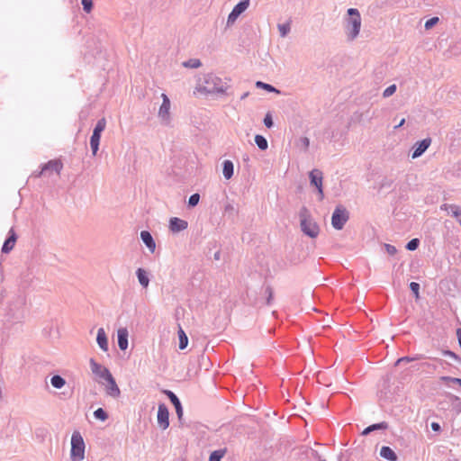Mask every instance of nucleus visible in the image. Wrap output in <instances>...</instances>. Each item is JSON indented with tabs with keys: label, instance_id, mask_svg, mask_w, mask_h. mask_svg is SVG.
<instances>
[{
	"label": "nucleus",
	"instance_id": "f257e3e1",
	"mask_svg": "<svg viewBox=\"0 0 461 461\" xmlns=\"http://www.w3.org/2000/svg\"><path fill=\"white\" fill-rule=\"evenodd\" d=\"M301 230L310 238H316L320 232L319 225L311 218L310 212L305 206L299 212Z\"/></svg>",
	"mask_w": 461,
	"mask_h": 461
},
{
	"label": "nucleus",
	"instance_id": "f03ea898",
	"mask_svg": "<svg viewBox=\"0 0 461 461\" xmlns=\"http://www.w3.org/2000/svg\"><path fill=\"white\" fill-rule=\"evenodd\" d=\"M348 19L346 20V31L348 40L356 39L361 28V15L357 8H349L347 11Z\"/></svg>",
	"mask_w": 461,
	"mask_h": 461
},
{
	"label": "nucleus",
	"instance_id": "7ed1b4c3",
	"mask_svg": "<svg viewBox=\"0 0 461 461\" xmlns=\"http://www.w3.org/2000/svg\"><path fill=\"white\" fill-rule=\"evenodd\" d=\"M204 84L205 86L199 88L200 92L222 95L225 94L228 89L227 84L223 83L220 77L213 74H208L205 76Z\"/></svg>",
	"mask_w": 461,
	"mask_h": 461
},
{
	"label": "nucleus",
	"instance_id": "20e7f679",
	"mask_svg": "<svg viewBox=\"0 0 461 461\" xmlns=\"http://www.w3.org/2000/svg\"><path fill=\"white\" fill-rule=\"evenodd\" d=\"M85 441L78 430H75L71 436L70 458L72 461H81L85 457Z\"/></svg>",
	"mask_w": 461,
	"mask_h": 461
},
{
	"label": "nucleus",
	"instance_id": "39448f33",
	"mask_svg": "<svg viewBox=\"0 0 461 461\" xmlns=\"http://www.w3.org/2000/svg\"><path fill=\"white\" fill-rule=\"evenodd\" d=\"M348 219V211L344 206L338 205L331 215V225L335 230H340L344 228Z\"/></svg>",
	"mask_w": 461,
	"mask_h": 461
},
{
	"label": "nucleus",
	"instance_id": "423d86ee",
	"mask_svg": "<svg viewBox=\"0 0 461 461\" xmlns=\"http://www.w3.org/2000/svg\"><path fill=\"white\" fill-rule=\"evenodd\" d=\"M249 4L250 0H240L238 4H236L228 15L227 26L232 25L240 17V15L249 8Z\"/></svg>",
	"mask_w": 461,
	"mask_h": 461
},
{
	"label": "nucleus",
	"instance_id": "0eeeda50",
	"mask_svg": "<svg viewBox=\"0 0 461 461\" xmlns=\"http://www.w3.org/2000/svg\"><path fill=\"white\" fill-rule=\"evenodd\" d=\"M104 381L107 383L105 387V393L107 395L113 398H118L121 395V390L116 384L114 377L113 376L110 370H104Z\"/></svg>",
	"mask_w": 461,
	"mask_h": 461
},
{
	"label": "nucleus",
	"instance_id": "6e6552de",
	"mask_svg": "<svg viewBox=\"0 0 461 461\" xmlns=\"http://www.w3.org/2000/svg\"><path fill=\"white\" fill-rule=\"evenodd\" d=\"M309 179H310V185L316 188V190L320 195V200H322L324 197L323 185H322V180H323L322 172L317 168L312 169L309 173Z\"/></svg>",
	"mask_w": 461,
	"mask_h": 461
},
{
	"label": "nucleus",
	"instance_id": "1a4fd4ad",
	"mask_svg": "<svg viewBox=\"0 0 461 461\" xmlns=\"http://www.w3.org/2000/svg\"><path fill=\"white\" fill-rule=\"evenodd\" d=\"M163 393L167 396V398L173 404V406L176 410V413L178 421H179L180 425L183 426L184 425V409H183V405L181 403L180 399L171 390H164Z\"/></svg>",
	"mask_w": 461,
	"mask_h": 461
},
{
	"label": "nucleus",
	"instance_id": "9d476101",
	"mask_svg": "<svg viewBox=\"0 0 461 461\" xmlns=\"http://www.w3.org/2000/svg\"><path fill=\"white\" fill-rule=\"evenodd\" d=\"M162 104L158 109V116L165 125H168L170 122V99L166 94L161 95Z\"/></svg>",
	"mask_w": 461,
	"mask_h": 461
},
{
	"label": "nucleus",
	"instance_id": "9b49d317",
	"mask_svg": "<svg viewBox=\"0 0 461 461\" xmlns=\"http://www.w3.org/2000/svg\"><path fill=\"white\" fill-rule=\"evenodd\" d=\"M62 167H63V165L59 160L52 159V160H50L47 163L41 165V170L39 172L33 173V176L35 177H40L48 172H50V173L56 172L57 174H59Z\"/></svg>",
	"mask_w": 461,
	"mask_h": 461
},
{
	"label": "nucleus",
	"instance_id": "f8f14e48",
	"mask_svg": "<svg viewBox=\"0 0 461 461\" xmlns=\"http://www.w3.org/2000/svg\"><path fill=\"white\" fill-rule=\"evenodd\" d=\"M157 420L161 429L165 430L169 427V411L164 402L158 403Z\"/></svg>",
	"mask_w": 461,
	"mask_h": 461
},
{
	"label": "nucleus",
	"instance_id": "ddd939ff",
	"mask_svg": "<svg viewBox=\"0 0 461 461\" xmlns=\"http://www.w3.org/2000/svg\"><path fill=\"white\" fill-rule=\"evenodd\" d=\"M431 144L430 138H425L416 141L411 148V158L415 159L422 156Z\"/></svg>",
	"mask_w": 461,
	"mask_h": 461
},
{
	"label": "nucleus",
	"instance_id": "4468645a",
	"mask_svg": "<svg viewBox=\"0 0 461 461\" xmlns=\"http://www.w3.org/2000/svg\"><path fill=\"white\" fill-rule=\"evenodd\" d=\"M17 238L18 236L14 231V228H11L8 231L7 237L4 241L1 252L3 254H8L9 252H11L16 243Z\"/></svg>",
	"mask_w": 461,
	"mask_h": 461
},
{
	"label": "nucleus",
	"instance_id": "2eb2a0df",
	"mask_svg": "<svg viewBox=\"0 0 461 461\" xmlns=\"http://www.w3.org/2000/svg\"><path fill=\"white\" fill-rule=\"evenodd\" d=\"M24 303H25V299L23 296L19 295L17 297V301H16V304H15V311L14 310L12 305L9 306L8 315H10V317L14 321H17L23 317L21 308L24 305Z\"/></svg>",
	"mask_w": 461,
	"mask_h": 461
},
{
	"label": "nucleus",
	"instance_id": "dca6fc26",
	"mask_svg": "<svg viewBox=\"0 0 461 461\" xmlns=\"http://www.w3.org/2000/svg\"><path fill=\"white\" fill-rule=\"evenodd\" d=\"M188 227V222L178 217H172L169 220L168 228L171 232L177 233L185 230Z\"/></svg>",
	"mask_w": 461,
	"mask_h": 461
},
{
	"label": "nucleus",
	"instance_id": "f3484780",
	"mask_svg": "<svg viewBox=\"0 0 461 461\" xmlns=\"http://www.w3.org/2000/svg\"><path fill=\"white\" fill-rule=\"evenodd\" d=\"M129 331L127 328H120L117 330V343L118 347L121 350L124 351L128 348L129 341Z\"/></svg>",
	"mask_w": 461,
	"mask_h": 461
},
{
	"label": "nucleus",
	"instance_id": "a211bd4d",
	"mask_svg": "<svg viewBox=\"0 0 461 461\" xmlns=\"http://www.w3.org/2000/svg\"><path fill=\"white\" fill-rule=\"evenodd\" d=\"M140 240L145 244V246L148 248V249L154 253L156 249V242L154 238L152 237L151 233L149 230H141L140 231Z\"/></svg>",
	"mask_w": 461,
	"mask_h": 461
},
{
	"label": "nucleus",
	"instance_id": "6ab92c4d",
	"mask_svg": "<svg viewBox=\"0 0 461 461\" xmlns=\"http://www.w3.org/2000/svg\"><path fill=\"white\" fill-rule=\"evenodd\" d=\"M96 342L99 348L106 352L108 350V338L104 328H99L96 335Z\"/></svg>",
	"mask_w": 461,
	"mask_h": 461
},
{
	"label": "nucleus",
	"instance_id": "aec40b11",
	"mask_svg": "<svg viewBox=\"0 0 461 461\" xmlns=\"http://www.w3.org/2000/svg\"><path fill=\"white\" fill-rule=\"evenodd\" d=\"M136 276L138 278L140 285L143 288H147L149 286L150 279L149 273L144 268L139 267L136 270Z\"/></svg>",
	"mask_w": 461,
	"mask_h": 461
},
{
	"label": "nucleus",
	"instance_id": "412c9836",
	"mask_svg": "<svg viewBox=\"0 0 461 461\" xmlns=\"http://www.w3.org/2000/svg\"><path fill=\"white\" fill-rule=\"evenodd\" d=\"M388 426L389 425L386 421L374 423V424H371V425L367 426L366 428H365L364 430L362 431L361 435L366 436L375 430H385L388 429Z\"/></svg>",
	"mask_w": 461,
	"mask_h": 461
},
{
	"label": "nucleus",
	"instance_id": "4be33fe9",
	"mask_svg": "<svg viewBox=\"0 0 461 461\" xmlns=\"http://www.w3.org/2000/svg\"><path fill=\"white\" fill-rule=\"evenodd\" d=\"M380 456L388 461H397L398 456L389 446H383L380 449Z\"/></svg>",
	"mask_w": 461,
	"mask_h": 461
},
{
	"label": "nucleus",
	"instance_id": "5701e85b",
	"mask_svg": "<svg viewBox=\"0 0 461 461\" xmlns=\"http://www.w3.org/2000/svg\"><path fill=\"white\" fill-rule=\"evenodd\" d=\"M90 367L92 373L102 379H104V370H109L107 367L103 366L101 364L97 363L94 358L90 359Z\"/></svg>",
	"mask_w": 461,
	"mask_h": 461
},
{
	"label": "nucleus",
	"instance_id": "b1692460",
	"mask_svg": "<svg viewBox=\"0 0 461 461\" xmlns=\"http://www.w3.org/2000/svg\"><path fill=\"white\" fill-rule=\"evenodd\" d=\"M234 165L231 160L225 159L222 162V175L225 179L229 180L233 176Z\"/></svg>",
	"mask_w": 461,
	"mask_h": 461
},
{
	"label": "nucleus",
	"instance_id": "393cba45",
	"mask_svg": "<svg viewBox=\"0 0 461 461\" xmlns=\"http://www.w3.org/2000/svg\"><path fill=\"white\" fill-rule=\"evenodd\" d=\"M447 397L450 400L452 404V410L456 413H461V399L452 393H447Z\"/></svg>",
	"mask_w": 461,
	"mask_h": 461
},
{
	"label": "nucleus",
	"instance_id": "a878e982",
	"mask_svg": "<svg viewBox=\"0 0 461 461\" xmlns=\"http://www.w3.org/2000/svg\"><path fill=\"white\" fill-rule=\"evenodd\" d=\"M101 135L92 133L90 137V148L94 156L97 154L100 145Z\"/></svg>",
	"mask_w": 461,
	"mask_h": 461
},
{
	"label": "nucleus",
	"instance_id": "bb28decb",
	"mask_svg": "<svg viewBox=\"0 0 461 461\" xmlns=\"http://www.w3.org/2000/svg\"><path fill=\"white\" fill-rule=\"evenodd\" d=\"M177 335L179 340L178 348L179 349L184 350L188 346V337L181 327H179Z\"/></svg>",
	"mask_w": 461,
	"mask_h": 461
},
{
	"label": "nucleus",
	"instance_id": "cd10ccee",
	"mask_svg": "<svg viewBox=\"0 0 461 461\" xmlns=\"http://www.w3.org/2000/svg\"><path fill=\"white\" fill-rule=\"evenodd\" d=\"M226 453H227L226 447L214 450V451L211 452L208 461H221V459L223 458V456H225Z\"/></svg>",
	"mask_w": 461,
	"mask_h": 461
},
{
	"label": "nucleus",
	"instance_id": "c85d7f7f",
	"mask_svg": "<svg viewBox=\"0 0 461 461\" xmlns=\"http://www.w3.org/2000/svg\"><path fill=\"white\" fill-rule=\"evenodd\" d=\"M51 385L56 389H61L66 384V380L59 375H54L50 378Z\"/></svg>",
	"mask_w": 461,
	"mask_h": 461
},
{
	"label": "nucleus",
	"instance_id": "c756f323",
	"mask_svg": "<svg viewBox=\"0 0 461 461\" xmlns=\"http://www.w3.org/2000/svg\"><path fill=\"white\" fill-rule=\"evenodd\" d=\"M256 86L258 88H260V89H264L269 93H276V94H280V90H278L277 88H276L274 86L268 84V83H265L263 81H257L256 82Z\"/></svg>",
	"mask_w": 461,
	"mask_h": 461
},
{
	"label": "nucleus",
	"instance_id": "7c9ffc66",
	"mask_svg": "<svg viewBox=\"0 0 461 461\" xmlns=\"http://www.w3.org/2000/svg\"><path fill=\"white\" fill-rule=\"evenodd\" d=\"M255 143L258 146V148L262 151L267 149L268 148L267 140L263 135L257 134L255 136Z\"/></svg>",
	"mask_w": 461,
	"mask_h": 461
},
{
	"label": "nucleus",
	"instance_id": "2f4dec72",
	"mask_svg": "<svg viewBox=\"0 0 461 461\" xmlns=\"http://www.w3.org/2000/svg\"><path fill=\"white\" fill-rule=\"evenodd\" d=\"M264 294L266 296V303L271 305L274 299V290L270 285H267L264 287Z\"/></svg>",
	"mask_w": 461,
	"mask_h": 461
},
{
	"label": "nucleus",
	"instance_id": "473e14b6",
	"mask_svg": "<svg viewBox=\"0 0 461 461\" xmlns=\"http://www.w3.org/2000/svg\"><path fill=\"white\" fill-rule=\"evenodd\" d=\"M182 65L188 68H198L202 66V62L198 59H189L188 60L184 61Z\"/></svg>",
	"mask_w": 461,
	"mask_h": 461
},
{
	"label": "nucleus",
	"instance_id": "72a5a7b5",
	"mask_svg": "<svg viewBox=\"0 0 461 461\" xmlns=\"http://www.w3.org/2000/svg\"><path fill=\"white\" fill-rule=\"evenodd\" d=\"M105 126H106L105 119L104 118L99 119L93 130V133L102 135V132L104 131Z\"/></svg>",
	"mask_w": 461,
	"mask_h": 461
},
{
	"label": "nucleus",
	"instance_id": "f704fd0d",
	"mask_svg": "<svg viewBox=\"0 0 461 461\" xmlns=\"http://www.w3.org/2000/svg\"><path fill=\"white\" fill-rule=\"evenodd\" d=\"M94 417L98 420L105 421L108 419V413L104 409L97 408L94 411Z\"/></svg>",
	"mask_w": 461,
	"mask_h": 461
},
{
	"label": "nucleus",
	"instance_id": "c9c22d12",
	"mask_svg": "<svg viewBox=\"0 0 461 461\" xmlns=\"http://www.w3.org/2000/svg\"><path fill=\"white\" fill-rule=\"evenodd\" d=\"M441 354L444 357H448L452 358L457 364L461 365V357L457 354H456L454 351H452L450 349H442Z\"/></svg>",
	"mask_w": 461,
	"mask_h": 461
},
{
	"label": "nucleus",
	"instance_id": "e433bc0d",
	"mask_svg": "<svg viewBox=\"0 0 461 461\" xmlns=\"http://www.w3.org/2000/svg\"><path fill=\"white\" fill-rule=\"evenodd\" d=\"M420 244V240L418 238H414L407 242L405 249L409 251H414L419 248Z\"/></svg>",
	"mask_w": 461,
	"mask_h": 461
},
{
	"label": "nucleus",
	"instance_id": "4c0bfd02",
	"mask_svg": "<svg viewBox=\"0 0 461 461\" xmlns=\"http://www.w3.org/2000/svg\"><path fill=\"white\" fill-rule=\"evenodd\" d=\"M200 201V194L198 193L193 194L189 196L187 206L193 208L198 204Z\"/></svg>",
	"mask_w": 461,
	"mask_h": 461
},
{
	"label": "nucleus",
	"instance_id": "58836bf2",
	"mask_svg": "<svg viewBox=\"0 0 461 461\" xmlns=\"http://www.w3.org/2000/svg\"><path fill=\"white\" fill-rule=\"evenodd\" d=\"M451 215L456 219L461 226V209L456 205H450Z\"/></svg>",
	"mask_w": 461,
	"mask_h": 461
},
{
	"label": "nucleus",
	"instance_id": "ea45409f",
	"mask_svg": "<svg viewBox=\"0 0 461 461\" xmlns=\"http://www.w3.org/2000/svg\"><path fill=\"white\" fill-rule=\"evenodd\" d=\"M409 287H410V290L411 291V293L413 294L414 297L416 299H419L420 298V284L417 283V282H411L410 285H409Z\"/></svg>",
	"mask_w": 461,
	"mask_h": 461
},
{
	"label": "nucleus",
	"instance_id": "a19ab883",
	"mask_svg": "<svg viewBox=\"0 0 461 461\" xmlns=\"http://www.w3.org/2000/svg\"><path fill=\"white\" fill-rule=\"evenodd\" d=\"M439 22V18L437 17V16H433L429 19H428L426 22H425V24H424V27L426 30H430L432 29L436 24H438V23Z\"/></svg>",
	"mask_w": 461,
	"mask_h": 461
},
{
	"label": "nucleus",
	"instance_id": "79ce46f5",
	"mask_svg": "<svg viewBox=\"0 0 461 461\" xmlns=\"http://www.w3.org/2000/svg\"><path fill=\"white\" fill-rule=\"evenodd\" d=\"M440 380L442 382H445L446 384L453 383V384H458L459 386H461V378L443 375L440 377Z\"/></svg>",
	"mask_w": 461,
	"mask_h": 461
},
{
	"label": "nucleus",
	"instance_id": "37998d69",
	"mask_svg": "<svg viewBox=\"0 0 461 461\" xmlns=\"http://www.w3.org/2000/svg\"><path fill=\"white\" fill-rule=\"evenodd\" d=\"M396 89H397L396 85H394V84L390 85L384 90L383 96L384 98L390 97L396 92Z\"/></svg>",
	"mask_w": 461,
	"mask_h": 461
},
{
	"label": "nucleus",
	"instance_id": "c03bdc74",
	"mask_svg": "<svg viewBox=\"0 0 461 461\" xmlns=\"http://www.w3.org/2000/svg\"><path fill=\"white\" fill-rule=\"evenodd\" d=\"M263 122L264 125L268 129H271L274 126L273 116L270 112L266 113Z\"/></svg>",
	"mask_w": 461,
	"mask_h": 461
},
{
	"label": "nucleus",
	"instance_id": "a18cd8bd",
	"mask_svg": "<svg viewBox=\"0 0 461 461\" xmlns=\"http://www.w3.org/2000/svg\"><path fill=\"white\" fill-rule=\"evenodd\" d=\"M81 4L83 5V10L87 14H89L94 7L93 0H81Z\"/></svg>",
	"mask_w": 461,
	"mask_h": 461
},
{
	"label": "nucleus",
	"instance_id": "49530a36",
	"mask_svg": "<svg viewBox=\"0 0 461 461\" xmlns=\"http://www.w3.org/2000/svg\"><path fill=\"white\" fill-rule=\"evenodd\" d=\"M421 358V356H416V357H400L397 359V361L395 362V366H398L399 364L402 363V362H411V361H414V360H417V359H420Z\"/></svg>",
	"mask_w": 461,
	"mask_h": 461
},
{
	"label": "nucleus",
	"instance_id": "de8ad7c7",
	"mask_svg": "<svg viewBox=\"0 0 461 461\" xmlns=\"http://www.w3.org/2000/svg\"><path fill=\"white\" fill-rule=\"evenodd\" d=\"M278 30L280 32L281 36L285 37L290 32V25L289 23L278 24Z\"/></svg>",
	"mask_w": 461,
	"mask_h": 461
},
{
	"label": "nucleus",
	"instance_id": "09e8293b",
	"mask_svg": "<svg viewBox=\"0 0 461 461\" xmlns=\"http://www.w3.org/2000/svg\"><path fill=\"white\" fill-rule=\"evenodd\" d=\"M384 247L386 252L391 256H393L397 253V249L391 244L384 243Z\"/></svg>",
	"mask_w": 461,
	"mask_h": 461
},
{
	"label": "nucleus",
	"instance_id": "8fccbe9b",
	"mask_svg": "<svg viewBox=\"0 0 461 461\" xmlns=\"http://www.w3.org/2000/svg\"><path fill=\"white\" fill-rule=\"evenodd\" d=\"M300 143L303 147V149L306 150L308 149L310 146V140L307 137H302L300 139Z\"/></svg>",
	"mask_w": 461,
	"mask_h": 461
},
{
	"label": "nucleus",
	"instance_id": "3c124183",
	"mask_svg": "<svg viewBox=\"0 0 461 461\" xmlns=\"http://www.w3.org/2000/svg\"><path fill=\"white\" fill-rule=\"evenodd\" d=\"M431 429L435 432H440L441 431V426L438 422H431L430 424Z\"/></svg>",
	"mask_w": 461,
	"mask_h": 461
},
{
	"label": "nucleus",
	"instance_id": "603ef678",
	"mask_svg": "<svg viewBox=\"0 0 461 461\" xmlns=\"http://www.w3.org/2000/svg\"><path fill=\"white\" fill-rule=\"evenodd\" d=\"M225 212H234L235 211V208L232 204L230 203H228L225 205Z\"/></svg>",
	"mask_w": 461,
	"mask_h": 461
},
{
	"label": "nucleus",
	"instance_id": "864d4df0",
	"mask_svg": "<svg viewBox=\"0 0 461 461\" xmlns=\"http://www.w3.org/2000/svg\"><path fill=\"white\" fill-rule=\"evenodd\" d=\"M456 336H457L459 347L461 348V329L456 330Z\"/></svg>",
	"mask_w": 461,
	"mask_h": 461
},
{
	"label": "nucleus",
	"instance_id": "5fc2aeb1",
	"mask_svg": "<svg viewBox=\"0 0 461 461\" xmlns=\"http://www.w3.org/2000/svg\"><path fill=\"white\" fill-rule=\"evenodd\" d=\"M404 123H405V119H404V118H402V119L399 122V123H398V124H396V125L394 126V129H399V128H401Z\"/></svg>",
	"mask_w": 461,
	"mask_h": 461
},
{
	"label": "nucleus",
	"instance_id": "6e6d98bb",
	"mask_svg": "<svg viewBox=\"0 0 461 461\" xmlns=\"http://www.w3.org/2000/svg\"><path fill=\"white\" fill-rule=\"evenodd\" d=\"M215 260H220L221 258V251H216L213 256Z\"/></svg>",
	"mask_w": 461,
	"mask_h": 461
},
{
	"label": "nucleus",
	"instance_id": "4d7b16f0",
	"mask_svg": "<svg viewBox=\"0 0 461 461\" xmlns=\"http://www.w3.org/2000/svg\"><path fill=\"white\" fill-rule=\"evenodd\" d=\"M312 454L315 458H320V455L317 450L312 449Z\"/></svg>",
	"mask_w": 461,
	"mask_h": 461
},
{
	"label": "nucleus",
	"instance_id": "13d9d810",
	"mask_svg": "<svg viewBox=\"0 0 461 461\" xmlns=\"http://www.w3.org/2000/svg\"><path fill=\"white\" fill-rule=\"evenodd\" d=\"M435 361H437L438 363H439L440 365H442L443 363H445L444 360L440 359V358H433Z\"/></svg>",
	"mask_w": 461,
	"mask_h": 461
},
{
	"label": "nucleus",
	"instance_id": "bf43d9fd",
	"mask_svg": "<svg viewBox=\"0 0 461 461\" xmlns=\"http://www.w3.org/2000/svg\"><path fill=\"white\" fill-rule=\"evenodd\" d=\"M249 93H244L242 95H241V99H244L248 96Z\"/></svg>",
	"mask_w": 461,
	"mask_h": 461
},
{
	"label": "nucleus",
	"instance_id": "052dcab7",
	"mask_svg": "<svg viewBox=\"0 0 461 461\" xmlns=\"http://www.w3.org/2000/svg\"><path fill=\"white\" fill-rule=\"evenodd\" d=\"M423 366H429L430 365L428 363H424Z\"/></svg>",
	"mask_w": 461,
	"mask_h": 461
},
{
	"label": "nucleus",
	"instance_id": "680f3d73",
	"mask_svg": "<svg viewBox=\"0 0 461 461\" xmlns=\"http://www.w3.org/2000/svg\"><path fill=\"white\" fill-rule=\"evenodd\" d=\"M320 461H327V460H325V459H321Z\"/></svg>",
	"mask_w": 461,
	"mask_h": 461
}]
</instances>
